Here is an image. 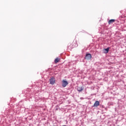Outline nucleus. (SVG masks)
I'll return each mask as SVG.
<instances>
[{
  "mask_svg": "<svg viewBox=\"0 0 126 126\" xmlns=\"http://www.w3.org/2000/svg\"><path fill=\"white\" fill-rule=\"evenodd\" d=\"M109 50H110V47H108L106 49H104L103 52L104 53V54H108V53H109Z\"/></svg>",
  "mask_w": 126,
  "mask_h": 126,
  "instance_id": "obj_5",
  "label": "nucleus"
},
{
  "mask_svg": "<svg viewBox=\"0 0 126 126\" xmlns=\"http://www.w3.org/2000/svg\"><path fill=\"white\" fill-rule=\"evenodd\" d=\"M91 58H92V56H91V54H87L86 55L85 59H86V60H91Z\"/></svg>",
  "mask_w": 126,
  "mask_h": 126,
  "instance_id": "obj_3",
  "label": "nucleus"
},
{
  "mask_svg": "<svg viewBox=\"0 0 126 126\" xmlns=\"http://www.w3.org/2000/svg\"><path fill=\"white\" fill-rule=\"evenodd\" d=\"M50 83L52 85H54L56 83V80L54 78H51L50 80Z\"/></svg>",
  "mask_w": 126,
  "mask_h": 126,
  "instance_id": "obj_2",
  "label": "nucleus"
},
{
  "mask_svg": "<svg viewBox=\"0 0 126 126\" xmlns=\"http://www.w3.org/2000/svg\"><path fill=\"white\" fill-rule=\"evenodd\" d=\"M60 61H61V59L59 58V57H57L56 59H55L54 61V63H59V62H60Z\"/></svg>",
  "mask_w": 126,
  "mask_h": 126,
  "instance_id": "obj_7",
  "label": "nucleus"
},
{
  "mask_svg": "<svg viewBox=\"0 0 126 126\" xmlns=\"http://www.w3.org/2000/svg\"><path fill=\"white\" fill-rule=\"evenodd\" d=\"M100 105V102H99V101L98 100H96L94 105H93V107H98V106H99Z\"/></svg>",
  "mask_w": 126,
  "mask_h": 126,
  "instance_id": "obj_4",
  "label": "nucleus"
},
{
  "mask_svg": "<svg viewBox=\"0 0 126 126\" xmlns=\"http://www.w3.org/2000/svg\"><path fill=\"white\" fill-rule=\"evenodd\" d=\"M77 90L79 91V92H81V91L83 90V89L82 87H79L77 88Z\"/></svg>",
  "mask_w": 126,
  "mask_h": 126,
  "instance_id": "obj_8",
  "label": "nucleus"
},
{
  "mask_svg": "<svg viewBox=\"0 0 126 126\" xmlns=\"http://www.w3.org/2000/svg\"><path fill=\"white\" fill-rule=\"evenodd\" d=\"M68 48H69V49H72L73 48V47L72 46V45H71V44L69 43L68 44Z\"/></svg>",
  "mask_w": 126,
  "mask_h": 126,
  "instance_id": "obj_9",
  "label": "nucleus"
},
{
  "mask_svg": "<svg viewBox=\"0 0 126 126\" xmlns=\"http://www.w3.org/2000/svg\"><path fill=\"white\" fill-rule=\"evenodd\" d=\"M62 82L63 87H66V86L68 84V82L65 80H63Z\"/></svg>",
  "mask_w": 126,
  "mask_h": 126,
  "instance_id": "obj_1",
  "label": "nucleus"
},
{
  "mask_svg": "<svg viewBox=\"0 0 126 126\" xmlns=\"http://www.w3.org/2000/svg\"><path fill=\"white\" fill-rule=\"evenodd\" d=\"M115 21H116V20L111 19L108 21V24L109 25H111V24H113V23H114V22H115Z\"/></svg>",
  "mask_w": 126,
  "mask_h": 126,
  "instance_id": "obj_6",
  "label": "nucleus"
}]
</instances>
